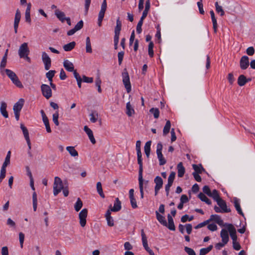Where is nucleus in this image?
Segmentation results:
<instances>
[{
	"label": "nucleus",
	"instance_id": "nucleus-1",
	"mask_svg": "<svg viewBox=\"0 0 255 255\" xmlns=\"http://www.w3.org/2000/svg\"><path fill=\"white\" fill-rule=\"evenodd\" d=\"M217 203L219 207L215 206L214 209L216 213H229L231 212V209L228 208L226 202L222 199H220L217 201Z\"/></svg>",
	"mask_w": 255,
	"mask_h": 255
},
{
	"label": "nucleus",
	"instance_id": "nucleus-2",
	"mask_svg": "<svg viewBox=\"0 0 255 255\" xmlns=\"http://www.w3.org/2000/svg\"><path fill=\"white\" fill-rule=\"evenodd\" d=\"M5 72L7 75V76L9 78V79L11 80L12 83L16 86L18 88H22L23 85L21 82L19 81L18 77L16 76L15 73L13 72L11 70L6 69H5Z\"/></svg>",
	"mask_w": 255,
	"mask_h": 255
},
{
	"label": "nucleus",
	"instance_id": "nucleus-3",
	"mask_svg": "<svg viewBox=\"0 0 255 255\" xmlns=\"http://www.w3.org/2000/svg\"><path fill=\"white\" fill-rule=\"evenodd\" d=\"M64 187V183L60 178L55 177L53 184V194L57 196Z\"/></svg>",
	"mask_w": 255,
	"mask_h": 255
},
{
	"label": "nucleus",
	"instance_id": "nucleus-4",
	"mask_svg": "<svg viewBox=\"0 0 255 255\" xmlns=\"http://www.w3.org/2000/svg\"><path fill=\"white\" fill-rule=\"evenodd\" d=\"M162 147L163 146L161 142L157 143L156 147V154L159 161L160 165H163L166 163V160L163 157V155L162 153Z\"/></svg>",
	"mask_w": 255,
	"mask_h": 255
},
{
	"label": "nucleus",
	"instance_id": "nucleus-5",
	"mask_svg": "<svg viewBox=\"0 0 255 255\" xmlns=\"http://www.w3.org/2000/svg\"><path fill=\"white\" fill-rule=\"evenodd\" d=\"M107 7L106 0H103L101 5V10L99 13L98 24L99 26L102 25V22L104 17L105 13Z\"/></svg>",
	"mask_w": 255,
	"mask_h": 255
},
{
	"label": "nucleus",
	"instance_id": "nucleus-6",
	"mask_svg": "<svg viewBox=\"0 0 255 255\" xmlns=\"http://www.w3.org/2000/svg\"><path fill=\"white\" fill-rule=\"evenodd\" d=\"M29 52L30 51L28 47L27 43L24 42L21 45H20L18 51V54L20 58L24 57H26L27 55H29Z\"/></svg>",
	"mask_w": 255,
	"mask_h": 255
},
{
	"label": "nucleus",
	"instance_id": "nucleus-7",
	"mask_svg": "<svg viewBox=\"0 0 255 255\" xmlns=\"http://www.w3.org/2000/svg\"><path fill=\"white\" fill-rule=\"evenodd\" d=\"M123 82L128 93L131 91V85L129 80V77L128 72H124L122 73Z\"/></svg>",
	"mask_w": 255,
	"mask_h": 255
},
{
	"label": "nucleus",
	"instance_id": "nucleus-8",
	"mask_svg": "<svg viewBox=\"0 0 255 255\" xmlns=\"http://www.w3.org/2000/svg\"><path fill=\"white\" fill-rule=\"evenodd\" d=\"M41 90L43 96L47 99H49L52 96V90L48 85L42 84L41 86Z\"/></svg>",
	"mask_w": 255,
	"mask_h": 255
},
{
	"label": "nucleus",
	"instance_id": "nucleus-9",
	"mask_svg": "<svg viewBox=\"0 0 255 255\" xmlns=\"http://www.w3.org/2000/svg\"><path fill=\"white\" fill-rule=\"evenodd\" d=\"M88 215V210L86 208L83 209L79 214L80 224L81 227H84L86 224V218Z\"/></svg>",
	"mask_w": 255,
	"mask_h": 255
},
{
	"label": "nucleus",
	"instance_id": "nucleus-10",
	"mask_svg": "<svg viewBox=\"0 0 255 255\" xmlns=\"http://www.w3.org/2000/svg\"><path fill=\"white\" fill-rule=\"evenodd\" d=\"M42 60L44 64L45 69L48 70L51 66V60L48 54L45 52L42 53Z\"/></svg>",
	"mask_w": 255,
	"mask_h": 255
},
{
	"label": "nucleus",
	"instance_id": "nucleus-11",
	"mask_svg": "<svg viewBox=\"0 0 255 255\" xmlns=\"http://www.w3.org/2000/svg\"><path fill=\"white\" fill-rule=\"evenodd\" d=\"M154 182L155 184L154 187L155 195H157L159 190L162 187L163 180L159 176H157L154 179Z\"/></svg>",
	"mask_w": 255,
	"mask_h": 255
},
{
	"label": "nucleus",
	"instance_id": "nucleus-12",
	"mask_svg": "<svg viewBox=\"0 0 255 255\" xmlns=\"http://www.w3.org/2000/svg\"><path fill=\"white\" fill-rule=\"evenodd\" d=\"M249 58L247 56H243L240 59V66L241 69L242 70H245L248 68L249 66Z\"/></svg>",
	"mask_w": 255,
	"mask_h": 255
},
{
	"label": "nucleus",
	"instance_id": "nucleus-13",
	"mask_svg": "<svg viewBox=\"0 0 255 255\" xmlns=\"http://www.w3.org/2000/svg\"><path fill=\"white\" fill-rule=\"evenodd\" d=\"M21 18V14L19 9H17L15 14L14 21V30L15 33H17L18 24Z\"/></svg>",
	"mask_w": 255,
	"mask_h": 255
},
{
	"label": "nucleus",
	"instance_id": "nucleus-14",
	"mask_svg": "<svg viewBox=\"0 0 255 255\" xmlns=\"http://www.w3.org/2000/svg\"><path fill=\"white\" fill-rule=\"evenodd\" d=\"M228 228L227 229L230 233V236L233 241H237V236L236 235V230L232 224H228Z\"/></svg>",
	"mask_w": 255,
	"mask_h": 255
},
{
	"label": "nucleus",
	"instance_id": "nucleus-15",
	"mask_svg": "<svg viewBox=\"0 0 255 255\" xmlns=\"http://www.w3.org/2000/svg\"><path fill=\"white\" fill-rule=\"evenodd\" d=\"M110 210L112 212H118L122 208L121 202L118 198H116L114 202V207L112 208V206H110Z\"/></svg>",
	"mask_w": 255,
	"mask_h": 255
},
{
	"label": "nucleus",
	"instance_id": "nucleus-16",
	"mask_svg": "<svg viewBox=\"0 0 255 255\" xmlns=\"http://www.w3.org/2000/svg\"><path fill=\"white\" fill-rule=\"evenodd\" d=\"M24 103V100L21 98L13 106V110L14 112H20L21 110Z\"/></svg>",
	"mask_w": 255,
	"mask_h": 255
},
{
	"label": "nucleus",
	"instance_id": "nucleus-17",
	"mask_svg": "<svg viewBox=\"0 0 255 255\" xmlns=\"http://www.w3.org/2000/svg\"><path fill=\"white\" fill-rule=\"evenodd\" d=\"M84 130L88 135L91 142L93 144H95L96 143V140L94 138L92 130L90 128H89L87 126H85L84 127Z\"/></svg>",
	"mask_w": 255,
	"mask_h": 255
},
{
	"label": "nucleus",
	"instance_id": "nucleus-18",
	"mask_svg": "<svg viewBox=\"0 0 255 255\" xmlns=\"http://www.w3.org/2000/svg\"><path fill=\"white\" fill-rule=\"evenodd\" d=\"M63 66L65 69L69 72H73L74 73V71H76V70H74L73 64L68 60H65L64 61Z\"/></svg>",
	"mask_w": 255,
	"mask_h": 255
},
{
	"label": "nucleus",
	"instance_id": "nucleus-19",
	"mask_svg": "<svg viewBox=\"0 0 255 255\" xmlns=\"http://www.w3.org/2000/svg\"><path fill=\"white\" fill-rule=\"evenodd\" d=\"M234 206L237 211L239 214L240 215L244 216V213L242 210V209L240 206V200L239 199L237 198V197L234 198Z\"/></svg>",
	"mask_w": 255,
	"mask_h": 255
},
{
	"label": "nucleus",
	"instance_id": "nucleus-20",
	"mask_svg": "<svg viewBox=\"0 0 255 255\" xmlns=\"http://www.w3.org/2000/svg\"><path fill=\"white\" fill-rule=\"evenodd\" d=\"M111 212L110 210H108L105 214V217L107 221V224L110 227L114 226V221L113 217L111 216Z\"/></svg>",
	"mask_w": 255,
	"mask_h": 255
},
{
	"label": "nucleus",
	"instance_id": "nucleus-21",
	"mask_svg": "<svg viewBox=\"0 0 255 255\" xmlns=\"http://www.w3.org/2000/svg\"><path fill=\"white\" fill-rule=\"evenodd\" d=\"M220 235L222 238V242L224 243L225 244H227L229 239L228 231L224 229H222L221 230Z\"/></svg>",
	"mask_w": 255,
	"mask_h": 255
},
{
	"label": "nucleus",
	"instance_id": "nucleus-22",
	"mask_svg": "<svg viewBox=\"0 0 255 255\" xmlns=\"http://www.w3.org/2000/svg\"><path fill=\"white\" fill-rule=\"evenodd\" d=\"M55 14L58 18V19L62 22H64L65 21L66 18L67 17L65 16V14L64 12L61 11L59 9H56L55 10Z\"/></svg>",
	"mask_w": 255,
	"mask_h": 255
},
{
	"label": "nucleus",
	"instance_id": "nucleus-23",
	"mask_svg": "<svg viewBox=\"0 0 255 255\" xmlns=\"http://www.w3.org/2000/svg\"><path fill=\"white\" fill-rule=\"evenodd\" d=\"M192 167L194 170L193 173L201 174L202 172H206L205 169L203 168L201 164H193Z\"/></svg>",
	"mask_w": 255,
	"mask_h": 255
},
{
	"label": "nucleus",
	"instance_id": "nucleus-24",
	"mask_svg": "<svg viewBox=\"0 0 255 255\" xmlns=\"http://www.w3.org/2000/svg\"><path fill=\"white\" fill-rule=\"evenodd\" d=\"M156 217L158 221L163 226H167V222L165 220V218L164 216L159 214V213L157 211H155Z\"/></svg>",
	"mask_w": 255,
	"mask_h": 255
},
{
	"label": "nucleus",
	"instance_id": "nucleus-25",
	"mask_svg": "<svg viewBox=\"0 0 255 255\" xmlns=\"http://www.w3.org/2000/svg\"><path fill=\"white\" fill-rule=\"evenodd\" d=\"M210 13L211 14V19H212V21L213 23L214 31V32L216 33L217 32V28H218V24H217V19L215 17L214 12L213 10H210Z\"/></svg>",
	"mask_w": 255,
	"mask_h": 255
},
{
	"label": "nucleus",
	"instance_id": "nucleus-26",
	"mask_svg": "<svg viewBox=\"0 0 255 255\" xmlns=\"http://www.w3.org/2000/svg\"><path fill=\"white\" fill-rule=\"evenodd\" d=\"M6 104L4 102H2L1 103L0 111L1 115L5 118H7L8 117V113L6 111Z\"/></svg>",
	"mask_w": 255,
	"mask_h": 255
},
{
	"label": "nucleus",
	"instance_id": "nucleus-27",
	"mask_svg": "<svg viewBox=\"0 0 255 255\" xmlns=\"http://www.w3.org/2000/svg\"><path fill=\"white\" fill-rule=\"evenodd\" d=\"M177 168L178 170V176L179 177H182L184 174L185 170L182 162H180L177 164Z\"/></svg>",
	"mask_w": 255,
	"mask_h": 255
},
{
	"label": "nucleus",
	"instance_id": "nucleus-28",
	"mask_svg": "<svg viewBox=\"0 0 255 255\" xmlns=\"http://www.w3.org/2000/svg\"><path fill=\"white\" fill-rule=\"evenodd\" d=\"M20 128L21 129L24 138L26 140V141H30L29 136V132L28 130L27 129V128L24 126L23 124H20Z\"/></svg>",
	"mask_w": 255,
	"mask_h": 255
},
{
	"label": "nucleus",
	"instance_id": "nucleus-29",
	"mask_svg": "<svg viewBox=\"0 0 255 255\" xmlns=\"http://www.w3.org/2000/svg\"><path fill=\"white\" fill-rule=\"evenodd\" d=\"M126 114L128 117H131L134 114V110L131 106L130 102H128L126 104Z\"/></svg>",
	"mask_w": 255,
	"mask_h": 255
},
{
	"label": "nucleus",
	"instance_id": "nucleus-30",
	"mask_svg": "<svg viewBox=\"0 0 255 255\" xmlns=\"http://www.w3.org/2000/svg\"><path fill=\"white\" fill-rule=\"evenodd\" d=\"M137 163L139 165L138 179H143V177H142L143 165H142V157L141 158H137Z\"/></svg>",
	"mask_w": 255,
	"mask_h": 255
},
{
	"label": "nucleus",
	"instance_id": "nucleus-31",
	"mask_svg": "<svg viewBox=\"0 0 255 255\" xmlns=\"http://www.w3.org/2000/svg\"><path fill=\"white\" fill-rule=\"evenodd\" d=\"M151 144V141L150 140L147 141L144 147V150L145 154L147 158L149 157L150 152V146Z\"/></svg>",
	"mask_w": 255,
	"mask_h": 255
},
{
	"label": "nucleus",
	"instance_id": "nucleus-32",
	"mask_svg": "<svg viewBox=\"0 0 255 255\" xmlns=\"http://www.w3.org/2000/svg\"><path fill=\"white\" fill-rule=\"evenodd\" d=\"M66 150L68 151L71 156L76 157L78 156V152L75 149L74 146H69L66 147Z\"/></svg>",
	"mask_w": 255,
	"mask_h": 255
},
{
	"label": "nucleus",
	"instance_id": "nucleus-33",
	"mask_svg": "<svg viewBox=\"0 0 255 255\" xmlns=\"http://www.w3.org/2000/svg\"><path fill=\"white\" fill-rule=\"evenodd\" d=\"M198 197L202 201L205 202L208 205L211 204V201L208 199L204 193H200L198 194Z\"/></svg>",
	"mask_w": 255,
	"mask_h": 255
},
{
	"label": "nucleus",
	"instance_id": "nucleus-34",
	"mask_svg": "<svg viewBox=\"0 0 255 255\" xmlns=\"http://www.w3.org/2000/svg\"><path fill=\"white\" fill-rule=\"evenodd\" d=\"M247 83V78L244 75H241L238 79V84L240 86H243Z\"/></svg>",
	"mask_w": 255,
	"mask_h": 255
},
{
	"label": "nucleus",
	"instance_id": "nucleus-35",
	"mask_svg": "<svg viewBox=\"0 0 255 255\" xmlns=\"http://www.w3.org/2000/svg\"><path fill=\"white\" fill-rule=\"evenodd\" d=\"M76 43L74 41L71 42L63 46V49L65 51H71L75 46Z\"/></svg>",
	"mask_w": 255,
	"mask_h": 255
},
{
	"label": "nucleus",
	"instance_id": "nucleus-36",
	"mask_svg": "<svg viewBox=\"0 0 255 255\" xmlns=\"http://www.w3.org/2000/svg\"><path fill=\"white\" fill-rule=\"evenodd\" d=\"M74 77L77 82V85L79 88H81L82 82H83L81 76L77 71H74Z\"/></svg>",
	"mask_w": 255,
	"mask_h": 255
},
{
	"label": "nucleus",
	"instance_id": "nucleus-37",
	"mask_svg": "<svg viewBox=\"0 0 255 255\" xmlns=\"http://www.w3.org/2000/svg\"><path fill=\"white\" fill-rule=\"evenodd\" d=\"M86 51L87 53H91L92 52V49L91 47V43L90 38L89 37H87L86 40Z\"/></svg>",
	"mask_w": 255,
	"mask_h": 255
},
{
	"label": "nucleus",
	"instance_id": "nucleus-38",
	"mask_svg": "<svg viewBox=\"0 0 255 255\" xmlns=\"http://www.w3.org/2000/svg\"><path fill=\"white\" fill-rule=\"evenodd\" d=\"M141 238H142V245H143V247L144 249L148 248V244H147V238H146V235L144 232L143 230H141Z\"/></svg>",
	"mask_w": 255,
	"mask_h": 255
},
{
	"label": "nucleus",
	"instance_id": "nucleus-39",
	"mask_svg": "<svg viewBox=\"0 0 255 255\" xmlns=\"http://www.w3.org/2000/svg\"><path fill=\"white\" fill-rule=\"evenodd\" d=\"M209 196L213 198V199L217 202V201H218L220 199H221L220 197L219 194L218 193V192L217 190L214 189L213 190L212 192H211V194H210Z\"/></svg>",
	"mask_w": 255,
	"mask_h": 255
},
{
	"label": "nucleus",
	"instance_id": "nucleus-40",
	"mask_svg": "<svg viewBox=\"0 0 255 255\" xmlns=\"http://www.w3.org/2000/svg\"><path fill=\"white\" fill-rule=\"evenodd\" d=\"M171 127V123L170 121L168 120L166 121V124L163 128V134L164 135H166L169 133Z\"/></svg>",
	"mask_w": 255,
	"mask_h": 255
},
{
	"label": "nucleus",
	"instance_id": "nucleus-41",
	"mask_svg": "<svg viewBox=\"0 0 255 255\" xmlns=\"http://www.w3.org/2000/svg\"><path fill=\"white\" fill-rule=\"evenodd\" d=\"M213 249V246L210 245L207 248H202L200 249V255H206L209 252H210L212 249Z\"/></svg>",
	"mask_w": 255,
	"mask_h": 255
},
{
	"label": "nucleus",
	"instance_id": "nucleus-42",
	"mask_svg": "<svg viewBox=\"0 0 255 255\" xmlns=\"http://www.w3.org/2000/svg\"><path fill=\"white\" fill-rule=\"evenodd\" d=\"M90 120L91 122H92V123H95L97 121L98 117V114L96 111L92 112L90 114Z\"/></svg>",
	"mask_w": 255,
	"mask_h": 255
},
{
	"label": "nucleus",
	"instance_id": "nucleus-43",
	"mask_svg": "<svg viewBox=\"0 0 255 255\" xmlns=\"http://www.w3.org/2000/svg\"><path fill=\"white\" fill-rule=\"evenodd\" d=\"M97 190L100 196L102 198H105V195L103 191L102 184L100 182H98L96 185Z\"/></svg>",
	"mask_w": 255,
	"mask_h": 255
},
{
	"label": "nucleus",
	"instance_id": "nucleus-44",
	"mask_svg": "<svg viewBox=\"0 0 255 255\" xmlns=\"http://www.w3.org/2000/svg\"><path fill=\"white\" fill-rule=\"evenodd\" d=\"M122 27V22L120 20V18L119 17L116 21V26L115 28V33H119L120 34V31L121 30Z\"/></svg>",
	"mask_w": 255,
	"mask_h": 255
},
{
	"label": "nucleus",
	"instance_id": "nucleus-45",
	"mask_svg": "<svg viewBox=\"0 0 255 255\" xmlns=\"http://www.w3.org/2000/svg\"><path fill=\"white\" fill-rule=\"evenodd\" d=\"M82 206H83L82 201L79 198H78L77 199L76 202L75 203V204L74 205V209L77 212H78L82 208Z\"/></svg>",
	"mask_w": 255,
	"mask_h": 255
},
{
	"label": "nucleus",
	"instance_id": "nucleus-46",
	"mask_svg": "<svg viewBox=\"0 0 255 255\" xmlns=\"http://www.w3.org/2000/svg\"><path fill=\"white\" fill-rule=\"evenodd\" d=\"M149 113L153 114L155 119H158L159 117V110L158 108H151L149 110Z\"/></svg>",
	"mask_w": 255,
	"mask_h": 255
},
{
	"label": "nucleus",
	"instance_id": "nucleus-47",
	"mask_svg": "<svg viewBox=\"0 0 255 255\" xmlns=\"http://www.w3.org/2000/svg\"><path fill=\"white\" fill-rule=\"evenodd\" d=\"M139 182V188L140 193V198L141 199L143 198L144 193H143V179H138Z\"/></svg>",
	"mask_w": 255,
	"mask_h": 255
},
{
	"label": "nucleus",
	"instance_id": "nucleus-48",
	"mask_svg": "<svg viewBox=\"0 0 255 255\" xmlns=\"http://www.w3.org/2000/svg\"><path fill=\"white\" fill-rule=\"evenodd\" d=\"M215 5L216 12L220 13L221 16H223L225 14V11L222 7L218 4V2L217 1L215 2Z\"/></svg>",
	"mask_w": 255,
	"mask_h": 255
},
{
	"label": "nucleus",
	"instance_id": "nucleus-49",
	"mask_svg": "<svg viewBox=\"0 0 255 255\" xmlns=\"http://www.w3.org/2000/svg\"><path fill=\"white\" fill-rule=\"evenodd\" d=\"M55 73L56 71L55 70H49L46 73V77L49 82H52V79L54 76Z\"/></svg>",
	"mask_w": 255,
	"mask_h": 255
},
{
	"label": "nucleus",
	"instance_id": "nucleus-50",
	"mask_svg": "<svg viewBox=\"0 0 255 255\" xmlns=\"http://www.w3.org/2000/svg\"><path fill=\"white\" fill-rule=\"evenodd\" d=\"M10 151H8L7 153L6 156L5 157L4 162L2 164L3 166L6 167L10 163Z\"/></svg>",
	"mask_w": 255,
	"mask_h": 255
},
{
	"label": "nucleus",
	"instance_id": "nucleus-51",
	"mask_svg": "<svg viewBox=\"0 0 255 255\" xmlns=\"http://www.w3.org/2000/svg\"><path fill=\"white\" fill-rule=\"evenodd\" d=\"M102 83V81L100 79V77L98 76L96 78L95 80V85L98 88V91L99 93H101L102 92V89L101 88V84Z\"/></svg>",
	"mask_w": 255,
	"mask_h": 255
},
{
	"label": "nucleus",
	"instance_id": "nucleus-52",
	"mask_svg": "<svg viewBox=\"0 0 255 255\" xmlns=\"http://www.w3.org/2000/svg\"><path fill=\"white\" fill-rule=\"evenodd\" d=\"M153 46H154L153 43L152 42L150 41L148 45V55L150 57H152L154 55V52H153Z\"/></svg>",
	"mask_w": 255,
	"mask_h": 255
},
{
	"label": "nucleus",
	"instance_id": "nucleus-53",
	"mask_svg": "<svg viewBox=\"0 0 255 255\" xmlns=\"http://www.w3.org/2000/svg\"><path fill=\"white\" fill-rule=\"evenodd\" d=\"M42 121H43V123L44 124V125L45 126L47 132H51V129L50 127V125H49V120H48V118L43 119Z\"/></svg>",
	"mask_w": 255,
	"mask_h": 255
},
{
	"label": "nucleus",
	"instance_id": "nucleus-54",
	"mask_svg": "<svg viewBox=\"0 0 255 255\" xmlns=\"http://www.w3.org/2000/svg\"><path fill=\"white\" fill-rule=\"evenodd\" d=\"M58 117H59V114L58 112L57 111L54 114H53L52 118H53V121L55 125L57 126H58L59 124L58 122Z\"/></svg>",
	"mask_w": 255,
	"mask_h": 255
},
{
	"label": "nucleus",
	"instance_id": "nucleus-55",
	"mask_svg": "<svg viewBox=\"0 0 255 255\" xmlns=\"http://www.w3.org/2000/svg\"><path fill=\"white\" fill-rule=\"evenodd\" d=\"M6 167L2 166L1 168L0 174V182H1L5 176Z\"/></svg>",
	"mask_w": 255,
	"mask_h": 255
},
{
	"label": "nucleus",
	"instance_id": "nucleus-56",
	"mask_svg": "<svg viewBox=\"0 0 255 255\" xmlns=\"http://www.w3.org/2000/svg\"><path fill=\"white\" fill-rule=\"evenodd\" d=\"M165 227H167L171 231L175 230L174 221H168V223H167V226H166Z\"/></svg>",
	"mask_w": 255,
	"mask_h": 255
},
{
	"label": "nucleus",
	"instance_id": "nucleus-57",
	"mask_svg": "<svg viewBox=\"0 0 255 255\" xmlns=\"http://www.w3.org/2000/svg\"><path fill=\"white\" fill-rule=\"evenodd\" d=\"M125 52L124 51L119 52L118 54V62L119 64L120 65H121L122 63V61L123 60Z\"/></svg>",
	"mask_w": 255,
	"mask_h": 255
},
{
	"label": "nucleus",
	"instance_id": "nucleus-58",
	"mask_svg": "<svg viewBox=\"0 0 255 255\" xmlns=\"http://www.w3.org/2000/svg\"><path fill=\"white\" fill-rule=\"evenodd\" d=\"M7 57L6 54H4L0 63V68L1 69H3L6 64Z\"/></svg>",
	"mask_w": 255,
	"mask_h": 255
},
{
	"label": "nucleus",
	"instance_id": "nucleus-59",
	"mask_svg": "<svg viewBox=\"0 0 255 255\" xmlns=\"http://www.w3.org/2000/svg\"><path fill=\"white\" fill-rule=\"evenodd\" d=\"M184 251L188 255H196L195 251L190 248L185 247Z\"/></svg>",
	"mask_w": 255,
	"mask_h": 255
},
{
	"label": "nucleus",
	"instance_id": "nucleus-60",
	"mask_svg": "<svg viewBox=\"0 0 255 255\" xmlns=\"http://www.w3.org/2000/svg\"><path fill=\"white\" fill-rule=\"evenodd\" d=\"M221 219V217L217 214L211 215L210 216V220L212 221H214L216 223Z\"/></svg>",
	"mask_w": 255,
	"mask_h": 255
},
{
	"label": "nucleus",
	"instance_id": "nucleus-61",
	"mask_svg": "<svg viewBox=\"0 0 255 255\" xmlns=\"http://www.w3.org/2000/svg\"><path fill=\"white\" fill-rule=\"evenodd\" d=\"M82 80L84 82L87 83H92L93 82V78L92 77H88L85 75H83Z\"/></svg>",
	"mask_w": 255,
	"mask_h": 255
},
{
	"label": "nucleus",
	"instance_id": "nucleus-62",
	"mask_svg": "<svg viewBox=\"0 0 255 255\" xmlns=\"http://www.w3.org/2000/svg\"><path fill=\"white\" fill-rule=\"evenodd\" d=\"M175 176V173L173 171L171 172L168 178V183L173 184Z\"/></svg>",
	"mask_w": 255,
	"mask_h": 255
},
{
	"label": "nucleus",
	"instance_id": "nucleus-63",
	"mask_svg": "<svg viewBox=\"0 0 255 255\" xmlns=\"http://www.w3.org/2000/svg\"><path fill=\"white\" fill-rule=\"evenodd\" d=\"M91 0H85V14L88 13L89 7L91 4Z\"/></svg>",
	"mask_w": 255,
	"mask_h": 255
},
{
	"label": "nucleus",
	"instance_id": "nucleus-64",
	"mask_svg": "<svg viewBox=\"0 0 255 255\" xmlns=\"http://www.w3.org/2000/svg\"><path fill=\"white\" fill-rule=\"evenodd\" d=\"M129 200H130V204H131L132 208L133 209H135V208H137L136 199L134 198V197L129 198Z\"/></svg>",
	"mask_w": 255,
	"mask_h": 255
}]
</instances>
